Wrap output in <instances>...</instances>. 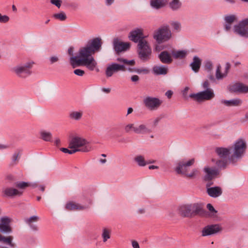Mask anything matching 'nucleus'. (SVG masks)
<instances>
[{"mask_svg": "<svg viewBox=\"0 0 248 248\" xmlns=\"http://www.w3.org/2000/svg\"><path fill=\"white\" fill-rule=\"evenodd\" d=\"M172 33L169 26L164 25L155 30L153 34V38L160 44L171 39Z\"/></svg>", "mask_w": 248, "mask_h": 248, "instance_id": "obj_5", "label": "nucleus"}, {"mask_svg": "<svg viewBox=\"0 0 248 248\" xmlns=\"http://www.w3.org/2000/svg\"><path fill=\"white\" fill-rule=\"evenodd\" d=\"M68 53H69V54L70 55L72 56V57H74V56H73V48H72V47L69 48L68 49ZM78 56H77V57H78ZM71 58V57H70V58Z\"/></svg>", "mask_w": 248, "mask_h": 248, "instance_id": "obj_62", "label": "nucleus"}, {"mask_svg": "<svg viewBox=\"0 0 248 248\" xmlns=\"http://www.w3.org/2000/svg\"><path fill=\"white\" fill-rule=\"evenodd\" d=\"M201 60L197 56H194L193 59V62L190 64L192 69L195 72H197L201 64Z\"/></svg>", "mask_w": 248, "mask_h": 248, "instance_id": "obj_28", "label": "nucleus"}, {"mask_svg": "<svg viewBox=\"0 0 248 248\" xmlns=\"http://www.w3.org/2000/svg\"><path fill=\"white\" fill-rule=\"evenodd\" d=\"M40 138L46 141H50L52 139V134L50 132L42 130L40 132Z\"/></svg>", "mask_w": 248, "mask_h": 248, "instance_id": "obj_34", "label": "nucleus"}, {"mask_svg": "<svg viewBox=\"0 0 248 248\" xmlns=\"http://www.w3.org/2000/svg\"><path fill=\"white\" fill-rule=\"evenodd\" d=\"M229 90L232 92L246 93L248 92V86L241 83H235L230 85Z\"/></svg>", "mask_w": 248, "mask_h": 248, "instance_id": "obj_16", "label": "nucleus"}, {"mask_svg": "<svg viewBox=\"0 0 248 248\" xmlns=\"http://www.w3.org/2000/svg\"><path fill=\"white\" fill-rule=\"evenodd\" d=\"M132 245L133 248H140L138 243L136 241L132 242Z\"/></svg>", "mask_w": 248, "mask_h": 248, "instance_id": "obj_57", "label": "nucleus"}, {"mask_svg": "<svg viewBox=\"0 0 248 248\" xmlns=\"http://www.w3.org/2000/svg\"><path fill=\"white\" fill-rule=\"evenodd\" d=\"M217 155L221 158H226L230 154V150L226 148L218 147L216 150Z\"/></svg>", "mask_w": 248, "mask_h": 248, "instance_id": "obj_26", "label": "nucleus"}, {"mask_svg": "<svg viewBox=\"0 0 248 248\" xmlns=\"http://www.w3.org/2000/svg\"><path fill=\"white\" fill-rule=\"evenodd\" d=\"M247 149V143L243 139H239L236 140L232 146V154L231 156L232 159L240 158L245 153Z\"/></svg>", "mask_w": 248, "mask_h": 248, "instance_id": "obj_7", "label": "nucleus"}, {"mask_svg": "<svg viewBox=\"0 0 248 248\" xmlns=\"http://www.w3.org/2000/svg\"><path fill=\"white\" fill-rule=\"evenodd\" d=\"M137 72L138 73H144L145 74H147L149 73V71L147 69L145 68V69H139L137 71Z\"/></svg>", "mask_w": 248, "mask_h": 248, "instance_id": "obj_55", "label": "nucleus"}, {"mask_svg": "<svg viewBox=\"0 0 248 248\" xmlns=\"http://www.w3.org/2000/svg\"><path fill=\"white\" fill-rule=\"evenodd\" d=\"M237 17L234 15H228L225 16L224 17V20L225 23L232 24L234 21H236Z\"/></svg>", "mask_w": 248, "mask_h": 248, "instance_id": "obj_42", "label": "nucleus"}, {"mask_svg": "<svg viewBox=\"0 0 248 248\" xmlns=\"http://www.w3.org/2000/svg\"><path fill=\"white\" fill-rule=\"evenodd\" d=\"M171 26L174 30L179 31L181 29V24L178 21H172L170 23Z\"/></svg>", "mask_w": 248, "mask_h": 248, "instance_id": "obj_45", "label": "nucleus"}, {"mask_svg": "<svg viewBox=\"0 0 248 248\" xmlns=\"http://www.w3.org/2000/svg\"><path fill=\"white\" fill-rule=\"evenodd\" d=\"M139 58L143 62H147L152 57V47L146 39H141L137 45Z\"/></svg>", "mask_w": 248, "mask_h": 248, "instance_id": "obj_4", "label": "nucleus"}, {"mask_svg": "<svg viewBox=\"0 0 248 248\" xmlns=\"http://www.w3.org/2000/svg\"><path fill=\"white\" fill-rule=\"evenodd\" d=\"M189 96L194 100L201 102L212 100L215 97V94L212 89H207L196 93H191Z\"/></svg>", "mask_w": 248, "mask_h": 248, "instance_id": "obj_9", "label": "nucleus"}, {"mask_svg": "<svg viewBox=\"0 0 248 248\" xmlns=\"http://www.w3.org/2000/svg\"><path fill=\"white\" fill-rule=\"evenodd\" d=\"M66 208L69 210H82L85 208L78 203L74 202H70L66 204Z\"/></svg>", "mask_w": 248, "mask_h": 248, "instance_id": "obj_30", "label": "nucleus"}, {"mask_svg": "<svg viewBox=\"0 0 248 248\" xmlns=\"http://www.w3.org/2000/svg\"><path fill=\"white\" fill-rule=\"evenodd\" d=\"M117 61L120 63H112L108 66L106 70V75L107 77H111L113 73L118 71H125L126 70L131 71L130 68H126V65H133L135 64L134 60H127L125 59L119 58Z\"/></svg>", "mask_w": 248, "mask_h": 248, "instance_id": "obj_2", "label": "nucleus"}, {"mask_svg": "<svg viewBox=\"0 0 248 248\" xmlns=\"http://www.w3.org/2000/svg\"><path fill=\"white\" fill-rule=\"evenodd\" d=\"M51 63H53L59 61V58L57 56H52L49 58Z\"/></svg>", "mask_w": 248, "mask_h": 248, "instance_id": "obj_52", "label": "nucleus"}, {"mask_svg": "<svg viewBox=\"0 0 248 248\" xmlns=\"http://www.w3.org/2000/svg\"><path fill=\"white\" fill-rule=\"evenodd\" d=\"M181 6V3L179 0H172L170 3V7L173 10H177Z\"/></svg>", "mask_w": 248, "mask_h": 248, "instance_id": "obj_39", "label": "nucleus"}, {"mask_svg": "<svg viewBox=\"0 0 248 248\" xmlns=\"http://www.w3.org/2000/svg\"><path fill=\"white\" fill-rule=\"evenodd\" d=\"M33 63V62H28L18 64L12 69V71L18 77L25 78L31 74V69Z\"/></svg>", "mask_w": 248, "mask_h": 248, "instance_id": "obj_6", "label": "nucleus"}, {"mask_svg": "<svg viewBox=\"0 0 248 248\" xmlns=\"http://www.w3.org/2000/svg\"><path fill=\"white\" fill-rule=\"evenodd\" d=\"M209 86L210 84L207 80L204 81L202 84V87L205 90H207V89H211L209 87Z\"/></svg>", "mask_w": 248, "mask_h": 248, "instance_id": "obj_51", "label": "nucleus"}, {"mask_svg": "<svg viewBox=\"0 0 248 248\" xmlns=\"http://www.w3.org/2000/svg\"><path fill=\"white\" fill-rule=\"evenodd\" d=\"M18 157V154L15 153L12 156L13 161L14 162H16V161H17Z\"/></svg>", "mask_w": 248, "mask_h": 248, "instance_id": "obj_59", "label": "nucleus"}, {"mask_svg": "<svg viewBox=\"0 0 248 248\" xmlns=\"http://www.w3.org/2000/svg\"><path fill=\"white\" fill-rule=\"evenodd\" d=\"M101 46V39H93L90 43L81 47L78 51V57L70 58V63L73 68L80 66H85L89 70L93 71L97 66V62L92 56Z\"/></svg>", "mask_w": 248, "mask_h": 248, "instance_id": "obj_1", "label": "nucleus"}, {"mask_svg": "<svg viewBox=\"0 0 248 248\" xmlns=\"http://www.w3.org/2000/svg\"><path fill=\"white\" fill-rule=\"evenodd\" d=\"M111 230L107 228H104L102 230V237L103 242H106L110 238Z\"/></svg>", "mask_w": 248, "mask_h": 248, "instance_id": "obj_36", "label": "nucleus"}, {"mask_svg": "<svg viewBox=\"0 0 248 248\" xmlns=\"http://www.w3.org/2000/svg\"><path fill=\"white\" fill-rule=\"evenodd\" d=\"M78 149H74V148H70V149L64 148H62L61 149V151L64 153H68L69 154H73L77 152H79Z\"/></svg>", "mask_w": 248, "mask_h": 248, "instance_id": "obj_43", "label": "nucleus"}, {"mask_svg": "<svg viewBox=\"0 0 248 248\" xmlns=\"http://www.w3.org/2000/svg\"><path fill=\"white\" fill-rule=\"evenodd\" d=\"M224 162H223L222 163L221 161H220V160L217 162V166H218L219 167H221L222 166H224Z\"/></svg>", "mask_w": 248, "mask_h": 248, "instance_id": "obj_64", "label": "nucleus"}, {"mask_svg": "<svg viewBox=\"0 0 248 248\" xmlns=\"http://www.w3.org/2000/svg\"><path fill=\"white\" fill-rule=\"evenodd\" d=\"M128 37L131 41L138 44L141 39H146V36H143V29L137 28L130 31Z\"/></svg>", "mask_w": 248, "mask_h": 248, "instance_id": "obj_13", "label": "nucleus"}, {"mask_svg": "<svg viewBox=\"0 0 248 248\" xmlns=\"http://www.w3.org/2000/svg\"><path fill=\"white\" fill-rule=\"evenodd\" d=\"M50 3L55 5L58 8H60L61 6L62 1L61 0H50Z\"/></svg>", "mask_w": 248, "mask_h": 248, "instance_id": "obj_46", "label": "nucleus"}, {"mask_svg": "<svg viewBox=\"0 0 248 248\" xmlns=\"http://www.w3.org/2000/svg\"><path fill=\"white\" fill-rule=\"evenodd\" d=\"M179 212L185 217H192L197 215L204 216L205 212L202 205L198 203L183 205L180 207Z\"/></svg>", "mask_w": 248, "mask_h": 248, "instance_id": "obj_3", "label": "nucleus"}, {"mask_svg": "<svg viewBox=\"0 0 248 248\" xmlns=\"http://www.w3.org/2000/svg\"><path fill=\"white\" fill-rule=\"evenodd\" d=\"M171 55V53H170L167 51H163L160 53L158 58L163 63L170 64L173 61Z\"/></svg>", "mask_w": 248, "mask_h": 248, "instance_id": "obj_22", "label": "nucleus"}, {"mask_svg": "<svg viewBox=\"0 0 248 248\" xmlns=\"http://www.w3.org/2000/svg\"><path fill=\"white\" fill-rule=\"evenodd\" d=\"M188 54V51L186 50H172L171 54L175 59H183L185 58Z\"/></svg>", "mask_w": 248, "mask_h": 248, "instance_id": "obj_29", "label": "nucleus"}, {"mask_svg": "<svg viewBox=\"0 0 248 248\" xmlns=\"http://www.w3.org/2000/svg\"><path fill=\"white\" fill-rule=\"evenodd\" d=\"M199 174V171L196 169H194L190 173L187 172L186 176L188 177L193 178H195Z\"/></svg>", "mask_w": 248, "mask_h": 248, "instance_id": "obj_44", "label": "nucleus"}, {"mask_svg": "<svg viewBox=\"0 0 248 248\" xmlns=\"http://www.w3.org/2000/svg\"><path fill=\"white\" fill-rule=\"evenodd\" d=\"M53 17L61 21H64L66 19V15L63 12H61L59 13L53 15Z\"/></svg>", "mask_w": 248, "mask_h": 248, "instance_id": "obj_41", "label": "nucleus"}, {"mask_svg": "<svg viewBox=\"0 0 248 248\" xmlns=\"http://www.w3.org/2000/svg\"><path fill=\"white\" fill-rule=\"evenodd\" d=\"M13 237L12 236H8L7 237L2 236L1 241H2L4 244H7L12 248H15L16 244L13 242Z\"/></svg>", "mask_w": 248, "mask_h": 248, "instance_id": "obj_37", "label": "nucleus"}, {"mask_svg": "<svg viewBox=\"0 0 248 248\" xmlns=\"http://www.w3.org/2000/svg\"><path fill=\"white\" fill-rule=\"evenodd\" d=\"M167 2V0H151V6L156 9L163 7Z\"/></svg>", "mask_w": 248, "mask_h": 248, "instance_id": "obj_33", "label": "nucleus"}, {"mask_svg": "<svg viewBox=\"0 0 248 248\" xmlns=\"http://www.w3.org/2000/svg\"><path fill=\"white\" fill-rule=\"evenodd\" d=\"M11 219L7 217L0 218V231L4 233H9L12 232V228L10 226Z\"/></svg>", "mask_w": 248, "mask_h": 248, "instance_id": "obj_15", "label": "nucleus"}, {"mask_svg": "<svg viewBox=\"0 0 248 248\" xmlns=\"http://www.w3.org/2000/svg\"><path fill=\"white\" fill-rule=\"evenodd\" d=\"M194 162V159H191L186 162H180L176 167L175 170L178 174H183L186 175L187 173L188 167L192 165Z\"/></svg>", "mask_w": 248, "mask_h": 248, "instance_id": "obj_14", "label": "nucleus"}, {"mask_svg": "<svg viewBox=\"0 0 248 248\" xmlns=\"http://www.w3.org/2000/svg\"><path fill=\"white\" fill-rule=\"evenodd\" d=\"M189 90V87H186L182 91V94H183V97L186 99H188L187 92Z\"/></svg>", "mask_w": 248, "mask_h": 248, "instance_id": "obj_49", "label": "nucleus"}, {"mask_svg": "<svg viewBox=\"0 0 248 248\" xmlns=\"http://www.w3.org/2000/svg\"><path fill=\"white\" fill-rule=\"evenodd\" d=\"M137 126L134 124H127L124 127V130L125 133H129L132 131L136 133Z\"/></svg>", "mask_w": 248, "mask_h": 248, "instance_id": "obj_38", "label": "nucleus"}, {"mask_svg": "<svg viewBox=\"0 0 248 248\" xmlns=\"http://www.w3.org/2000/svg\"><path fill=\"white\" fill-rule=\"evenodd\" d=\"M113 46L115 50L117 52H121L128 49L130 47V44L128 42H122L118 39L113 41Z\"/></svg>", "mask_w": 248, "mask_h": 248, "instance_id": "obj_19", "label": "nucleus"}, {"mask_svg": "<svg viewBox=\"0 0 248 248\" xmlns=\"http://www.w3.org/2000/svg\"><path fill=\"white\" fill-rule=\"evenodd\" d=\"M153 72L156 75H165L168 72V67L165 65H155L153 68Z\"/></svg>", "mask_w": 248, "mask_h": 248, "instance_id": "obj_24", "label": "nucleus"}, {"mask_svg": "<svg viewBox=\"0 0 248 248\" xmlns=\"http://www.w3.org/2000/svg\"><path fill=\"white\" fill-rule=\"evenodd\" d=\"M74 73L78 76L82 77L85 74V72L81 69H77L74 71Z\"/></svg>", "mask_w": 248, "mask_h": 248, "instance_id": "obj_48", "label": "nucleus"}, {"mask_svg": "<svg viewBox=\"0 0 248 248\" xmlns=\"http://www.w3.org/2000/svg\"><path fill=\"white\" fill-rule=\"evenodd\" d=\"M162 100L157 97L147 96L143 100L146 108L150 111L158 109L162 104Z\"/></svg>", "mask_w": 248, "mask_h": 248, "instance_id": "obj_11", "label": "nucleus"}, {"mask_svg": "<svg viewBox=\"0 0 248 248\" xmlns=\"http://www.w3.org/2000/svg\"><path fill=\"white\" fill-rule=\"evenodd\" d=\"M220 103L226 107H237L242 104V101L239 98H234L229 100L222 99L220 100Z\"/></svg>", "mask_w": 248, "mask_h": 248, "instance_id": "obj_21", "label": "nucleus"}, {"mask_svg": "<svg viewBox=\"0 0 248 248\" xmlns=\"http://www.w3.org/2000/svg\"><path fill=\"white\" fill-rule=\"evenodd\" d=\"M204 179L206 180H210L214 178L218 174V170L215 168L206 166L204 168Z\"/></svg>", "mask_w": 248, "mask_h": 248, "instance_id": "obj_18", "label": "nucleus"}, {"mask_svg": "<svg viewBox=\"0 0 248 248\" xmlns=\"http://www.w3.org/2000/svg\"><path fill=\"white\" fill-rule=\"evenodd\" d=\"M222 230L221 226L219 224L207 225L204 227L202 231V236H206L217 233Z\"/></svg>", "mask_w": 248, "mask_h": 248, "instance_id": "obj_12", "label": "nucleus"}, {"mask_svg": "<svg viewBox=\"0 0 248 248\" xmlns=\"http://www.w3.org/2000/svg\"><path fill=\"white\" fill-rule=\"evenodd\" d=\"M6 179L10 182H13L15 181V178L13 175L9 174L6 176Z\"/></svg>", "mask_w": 248, "mask_h": 248, "instance_id": "obj_54", "label": "nucleus"}, {"mask_svg": "<svg viewBox=\"0 0 248 248\" xmlns=\"http://www.w3.org/2000/svg\"><path fill=\"white\" fill-rule=\"evenodd\" d=\"M83 114L82 110H73L69 113V117L72 120L78 121L81 119Z\"/></svg>", "mask_w": 248, "mask_h": 248, "instance_id": "obj_25", "label": "nucleus"}, {"mask_svg": "<svg viewBox=\"0 0 248 248\" xmlns=\"http://www.w3.org/2000/svg\"><path fill=\"white\" fill-rule=\"evenodd\" d=\"M131 79L133 82H136L139 80V77L137 75H134L131 77Z\"/></svg>", "mask_w": 248, "mask_h": 248, "instance_id": "obj_56", "label": "nucleus"}, {"mask_svg": "<svg viewBox=\"0 0 248 248\" xmlns=\"http://www.w3.org/2000/svg\"><path fill=\"white\" fill-rule=\"evenodd\" d=\"M39 217L37 216H33L25 219V222L28 224L33 230L36 231L37 227L33 225L34 222L38 221Z\"/></svg>", "mask_w": 248, "mask_h": 248, "instance_id": "obj_27", "label": "nucleus"}, {"mask_svg": "<svg viewBox=\"0 0 248 248\" xmlns=\"http://www.w3.org/2000/svg\"><path fill=\"white\" fill-rule=\"evenodd\" d=\"M87 140L83 138L76 136L73 137L69 142V148L78 149L80 152H88L90 149L86 146Z\"/></svg>", "mask_w": 248, "mask_h": 248, "instance_id": "obj_8", "label": "nucleus"}, {"mask_svg": "<svg viewBox=\"0 0 248 248\" xmlns=\"http://www.w3.org/2000/svg\"><path fill=\"white\" fill-rule=\"evenodd\" d=\"M231 65L229 63H226L224 69L223 71H221V66L218 65L216 72V77L218 80L222 79L226 77L228 74L229 70L230 68Z\"/></svg>", "mask_w": 248, "mask_h": 248, "instance_id": "obj_20", "label": "nucleus"}, {"mask_svg": "<svg viewBox=\"0 0 248 248\" xmlns=\"http://www.w3.org/2000/svg\"><path fill=\"white\" fill-rule=\"evenodd\" d=\"M101 91L106 93H108L110 92L111 89L110 88H103L101 89Z\"/></svg>", "mask_w": 248, "mask_h": 248, "instance_id": "obj_58", "label": "nucleus"}, {"mask_svg": "<svg viewBox=\"0 0 248 248\" xmlns=\"http://www.w3.org/2000/svg\"><path fill=\"white\" fill-rule=\"evenodd\" d=\"M172 92L170 90L167 91L165 94L168 97V98H171L172 95Z\"/></svg>", "mask_w": 248, "mask_h": 248, "instance_id": "obj_60", "label": "nucleus"}, {"mask_svg": "<svg viewBox=\"0 0 248 248\" xmlns=\"http://www.w3.org/2000/svg\"><path fill=\"white\" fill-rule=\"evenodd\" d=\"M205 67L206 69L211 70L213 68V64L212 62L210 61L206 62L205 64Z\"/></svg>", "mask_w": 248, "mask_h": 248, "instance_id": "obj_50", "label": "nucleus"}, {"mask_svg": "<svg viewBox=\"0 0 248 248\" xmlns=\"http://www.w3.org/2000/svg\"><path fill=\"white\" fill-rule=\"evenodd\" d=\"M207 192L211 197L217 198L221 195L222 189L219 186H214L207 188Z\"/></svg>", "mask_w": 248, "mask_h": 248, "instance_id": "obj_23", "label": "nucleus"}, {"mask_svg": "<svg viewBox=\"0 0 248 248\" xmlns=\"http://www.w3.org/2000/svg\"><path fill=\"white\" fill-rule=\"evenodd\" d=\"M232 25L231 23H225V29L227 31H229L231 30L232 28Z\"/></svg>", "mask_w": 248, "mask_h": 248, "instance_id": "obj_53", "label": "nucleus"}, {"mask_svg": "<svg viewBox=\"0 0 248 248\" xmlns=\"http://www.w3.org/2000/svg\"><path fill=\"white\" fill-rule=\"evenodd\" d=\"M32 186L33 188H35L37 187V185L36 183L33 184H30L29 183L25 182H18L16 183V186L18 188L19 190H21L23 191V189L26 188L28 186Z\"/></svg>", "mask_w": 248, "mask_h": 248, "instance_id": "obj_32", "label": "nucleus"}, {"mask_svg": "<svg viewBox=\"0 0 248 248\" xmlns=\"http://www.w3.org/2000/svg\"><path fill=\"white\" fill-rule=\"evenodd\" d=\"M9 20V17L6 15H2L0 13V22L6 23Z\"/></svg>", "mask_w": 248, "mask_h": 248, "instance_id": "obj_47", "label": "nucleus"}, {"mask_svg": "<svg viewBox=\"0 0 248 248\" xmlns=\"http://www.w3.org/2000/svg\"><path fill=\"white\" fill-rule=\"evenodd\" d=\"M114 2V0H106V3L108 5H111Z\"/></svg>", "mask_w": 248, "mask_h": 248, "instance_id": "obj_63", "label": "nucleus"}, {"mask_svg": "<svg viewBox=\"0 0 248 248\" xmlns=\"http://www.w3.org/2000/svg\"><path fill=\"white\" fill-rule=\"evenodd\" d=\"M134 160L137 164L140 167H144L147 164L144 157L141 155H137L134 158Z\"/></svg>", "mask_w": 248, "mask_h": 248, "instance_id": "obj_35", "label": "nucleus"}, {"mask_svg": "<svg viewBox=\"0 0 248 248\" xmlns=\"http://www.w3.org/2000/svg\"><path fill=\"white\" fill-rule=\"evenodd\" d=\"M159 120H160V119L158 118H156L154 120H153L152 123H153V124L154 125V126H156L158 124Z\"/></svg>", "mask_w": 248, "mask_h": 248, "instance_id": "obj_61", "label": "nucleus"}, {"mask_svg": "<svg viewBox=\"0 0 248 248\" xmlns=\"http://www.w3.org/2000/svg\"><path fill=\"white\" fill-rule=\"evenodd\" d=\"M2 192L4 196L11 198L21 196L23 193V191L11 187H7L3 189Z\"/></svg>", "mask_w": 248, "mask_h": 248, "instance_id": "obj_17", "label": "nucleus"}, {"mask_svg": "<svg viewBox=\"0 0 248 248\" xmlns=\"http://www.w3.org/2000/svg\"><path fill=\"white\" fill-rule=\"evenodd\" d=\"M207 208L210 211L209 216L212 217H217V211L214 208L212 205L210 203L207 204Z\"/></svg>", "mask_w": 248, "mask_h": 248, "instance_id": "obj_40", "label": "nucleus"}, {"mask_svg": "<svg viewBox=\"0 0 248 248\" xmlns=\"http://www.w3.org/2000/svg\"><path fill=\"white\" fill-rule=\"evenodd\" d=\"M232 30L236 35L243 38H248V19H244L235 25Z\"/></svg>", "mask_w": 248, "mask_h": 248, "instance_id": "obj_10", "label": "nucleus"}, {"mask_svg": "<svg viewBox=\"0 0 248 248\" xmlns=\"http://www.w3.org/2000/svg\"><path fill=\"white\" fill-rule=\"evenodd\" d=\"M150 132V130L147 127L145 124H140L137 126L136 134H146Z\"/></svg>", "mask_w": 248, "mask_h": 248, "instance_id": "obj_31", "label": "nucleus"}]
</instances>
